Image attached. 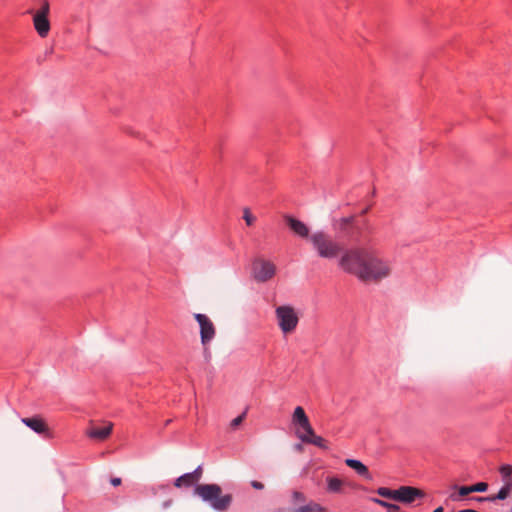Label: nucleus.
<instances>
[{
	"label": "nucleus",
	"mask_w": 512,
	"mask_h": 512,
	"mask_svg": "<svg viewBox=\"0 0 512 512\" xmlns=\"http://www.w3.org/2000/svg\"><path fill=\"white\" fill-rule=\"evenodd\" d=\"M339 268L362 282L379 281L390 274L387 261L379 258L375 252L361 247L346 249L338 260Z\"/></svg>",
	"instance_id": "1"
},
{
	"label": "nucleus",
	"mask_w": 512,
	"mask_h": 512,
	"mask_svg": "<svg viewBox=\"0 0 512 512\" xmlns=\"http://www.w3.org/2000/svg\"><path fill=\"white\" fill-rule=\"evenodd\" d=\"M173 484L179 489L195 487L194 493L217 512L227 511L233 501L231 494L222 495V489L218 484H198L189 472L176 478Z\"/></svg>",
	"instance_id": "2"
},
{
	"label": "nucleus",
	"mask_w": 512,
	"mask_h": 512,
	"mask_svg": "<svg viewBox=\"0 0 512 512\" xmlns=\"http://www.w3.org/2000/svg\"><path fill=\"white\" fill-rule=\"evenodd\" d=\"M309 240L320 258L334 259L342 251L341 245L323 230L315 231Z\"/></svg>",
	"instance_id": "3"
},
{
	"label": "nucleus",
	"mask_w": 512,
	"mask_h": 512,
	"mask_svg": "<svg viewBox=\"0 0 512 512\" xmlns=\"http://www.w3.org/2000/svg\"><path fill=\"white\" fill-rule=\"evenodd\" d=\"M339 230L352 241L359 243L362 240V232L370 231L371 227L367 220L356 222L354 216L342 217L338 224Z\"/></svg>",
	"instance_id": "4"
},
{
	"label": "nucleus",
	"mask_w": 512,
	"mask_h": 512,
	"mask_svg": "<svg viewBox=\"0 0 512 512\" xmlns=\"http://www.w3.org/2000/svg\"><path fill=\"white\" fill-rule=\"evenodd\" d=\"M275 314L279 328L284 334L291 333L296 329L299 323V317L292 306H278L275 310Z\"/></svg>",
	"instance_id": "5"
},
{
	"label": "nucleus",
	"mask_w": 512,
	"mask_h": 512,
	"mask_svg": "<svg viewBox=\"0 0 512 512\" xmlns=\"http://www.w3.org/2000/svg\"><path fill=\"white\" fill-rule=\"evenodd\" d=\"M49 11L50 4L48 0H42L40 9L33 16L34 28L42 38H45L50 31V21L48 19Z\"/></svg>",
	"instance_id": "6"
},
{
	"label": "nucleus",
	"mask_w": 512,
	"mask_h": 512,
	"mask_svg": "<svg viewBox=\"0 0 512 512\" xmlns=\"http://www.w3.org/2000/svg\"><path fill=\"white\" fill-rule=\"evenodd\" d=\"M276 272L275 265L264 259H256L253 262V277L257 282H266L270 280Z\"/></svg>",
	"instance_id": "7"
},
{
	"label": "nucleus",
	"mask_w": 512,
	"mask_h": 512,
	"mask_svg": "<svg viewBox=\"0 0 512 512\" xmlns=\"http://www.w3.org/2000/svg\"><path fill=\"white\" fill-rule=\"evenodd\" d=\"M195 320L200 326V338L203 345L209 343L215 336V327L209 317L202 313L194 315Z\"/></svg>",
	"instance_id": "8"
},
{
	"label": "nucleus",
	"mask_w": 512,
	"mask_h": 512,
	"mask_svg": "<svg viewBox=\"0 0 512 512\" xmlns=\"http://www.w3.org/2000/svg\"><path fill=\"white\" fill-rule=\"evenodd\" d=\"M424 492L416 487L412 486H401L397 489L396 501L404 504H411L417 498H423Z\"/></svg>",
	"instance_id": "9"
},
{
	"label": "nucleus",
	"mask_w": 512,
	"mask_h": 512,
	"mask_svg": "<svg viewBox=\"0 0 512 512\" xmlns=\"http://www.w3.org/2000/svg\"><path fill=\"white\" fill-rule=\"evenodd\" d=\"M297 437L306 444H312L318 448H321L323 450L328 449V445L325 439H323L321 436H318L315 434L313 427H311V432H301L299 430H296Z\"/></svg>",
	"instance_id": "10"
},
{
	"label": "nucleus",
	"mask_w": 512,
	"mask_h": 512,
	"mask_svg": "<svg viewBox=\"0 0 512 512\" xmlns=\"http://www.w3.org/2000/svg\"><path fill=\"white\" fill-rule=\"evenodd\" d=\"M22 423L26 425L28 428L33 430L35 433L40 435H49V429L44 421V419L40 416L26 417L22 418Z\"/></svg>",
	"instance_id": "11"
},
{
	"label": "nucleus",
	"mask_w": 512,
	"mask_h": 512,
	"mask_svg": "<svg viewBox=\"0 0 512 512\" xmlns=\"http://www.w3.org/2000/svg\"><path fill=\"white\" fill-rule=\"evenodd\" d=\"M292 422L295 426H297V430L301 432H311V424L310 421L301 406H297L292 415Z\"/></svg>",
	"instance_id": "12"
},
{
	"label": "nucleus",
	"mask_w": 512,
	"mask_h": 512,
	"mask_svg": "<svg viewBox=\"0 0 512 512\" xmlns=\"http://www.w3.org/2000/svg\"><path fill=\"white\" fill-rule=\"evenodd\" d=\"M286 224L292 230V232L300 238H308L309 236V228L308 226L292 216L285 217Z\"/></svg>",
	"instance_id": "13"
},
{
	"label": "nucleus",
	"mask_w": 512,
	"mask_h": 512,
	"mask_svg": "<svg viewBox=\"0 0 512 512\" xmlns=\"http://www.w3.org/2000/svg\"><path fill=\"white\" fill-rule=\"evenodd\" d=\"M345 464L354 469L357 474L363 476L367 480H372V475L370 474L366 465H364L360 460L348 458L345 460Z\"/></svg>",
	"instance_id": "14"
},
{
	"label": "nucleus",
	"mask_w": 512,
	"mask_h": 512,
	"mask_svg": "<svg viewBox=\"0 0 512 512\" xmlns=\"http://www.w3.org/2000/svg\"><path fill=\"white\" fill-rule=\"evenodd\" d=\"M512 491V481H506V483L500 488L498 493L494 496L487 497H476L477 501H496V500H505L509 493Z\"/></svg>",
	"instance_id": "15"
},
{
	"label": "nucleus",
	"mask_w": 512,
	"mask_h": 512,
	"mask_svg": "<svg viewBox=\"0 0 512 512\" xmlns=\"http://www.w3.org/2000/svg\"><path fill=\"white\" fill-rule=\"evenodd\" d=\"M111 432L112 425L94 427L88 431V436L92 439L104 440L111 434Z\"/></svg>",
	"instance_id": "16"
},
{
	"label": "nucleus",
	"mask_w": 512,
	"mask_h": 512,
	"mask_svg": "<svg viewBox=\"0 0 512 512\" xmlns=\"http://www.w3.org/2000/svg\"><path fill=\"white\" fill-rule=\"evenodd\" d=\"M326 490L329 493H341L344 486V481L338 477L328 476L326 478Z\"/></svg>",
	"instance_id": "17"
},
{
	"label": "nucleus",
	"mask_w": 512,
	"mask_h": 512,
	"mask_svg": "<svg viewBox=\"0 0 512 512\" xmlns=\"http://www.w3.org/2000/svg\"><path fill=\"white\" fill-rule=\"evenodd\" d=\"M290 512H326V509L320 504L310 501L307 504L299 505L291 509Z\"/></svg>",
	"instance_id": "18"
},
{
	"label": "nucleus",
	"mask_w": 512,
	"mask_h": 512,
	"mask_svg": "<svg viewBox=\"0 0 512 512\" xmlns=\"http://www.w3.org/2000/svg\"><path fill=\"white\" fill-rule=\"evenodd\" d=\"M376 493L379 496H381V497L393 499V500L396 501L397 489L392 490V489H389V488H386V487H379L376 490Z\"/></svg>",
	"instance_id": "19"
},
{
	"label": "nucleus",
	"mask_w": 512,
	"mask_h": 512,
	"mask_svg": "<svg viewBox=\"0 0 512 512\" xmlns=\"http://www.w3.org/2000/svg\"><path fill=\"white\" fill-rule=\"evenodd\" d=\"M499 472L505 482L511 480L510 477L512 476V465H510V464L501 465L499 468Z\"/></svg>",
	"instance_id": "20"
},
{
	"label": "nucleus",
	"mask_w": 512,
	"mask_h": 512,
	"mask_svg": "<svg viewBox=\"0 0 512 512\" xmlns=\"http://www.w3.org/2000/svg\"><path fill=\"white\" fill-rule=\"evenodd\" d=\"M291 497H292V503L294 505H298V504L304 505V503L306 501L305 494L300 491H293Z\"/></svg>",
	"instance_id": "21"
},
{
	"label": "nucleus",
	"mask_w": 512,
	"mask_h": 512,
	"mask_svg": "<svg viewBox=\"0 0 512 512\" xmlns=\"http://www.w3.org/2000/svg\"><path fill=\"white\" fill-rule=\"evenodd\" d=\"M471 487H472V492L483 493V492L487 491L488 484L486 482H478L474 485H471Z\"/></svg>",
	"instance_id": "22"
},
{
	"label": "nucleus",
	"mask_w": 512,
	"mask_h": 512,
	"mask_svg": "<svg viewBox=\"0 0 512 512\" xmlns=\"http://www.w3.org/2000/svg\"><path fill=\"white\" fill-rule=\"evenodd\" d=\"M246 413H247V410H245L242 414H240L239 416H237L236 418H234L231 423H230V426L234 429L236 428L238 425H240L242 423V421L245 419L246 417Z\"/></svg>",
	"instance_id": "23"
},
{
	"label": "nucleus",
	"mask_w": 512,
	"mask_h": 512,
	"mask_svg": "<svg viewBox=\"0 0 512 512\" xmlns=\"http://www.w3.org/2000/svg\"><path fill=\"white\" fill-rule=\"evenodd\" d=\"M243 218L248 226H251L255 220V218L250 213L249 209H244V215Z\"/></svg>",
	"instance_id": "24"
},
{
	"label": "nucleus",
	"mask_w": 512,
	"mask_h": 512,
	"mask_svg": "<svg viewBox=\"0 0 512 512\" xmlns=\"http://www.w3.org/2000/svg\"><path fill=\"white\" fill-rule=\"evenodd\" d=\"M189 473L192 474L193 478L198 483L200 481L201 477H202V474H203L202 466L199 465L195 470H193L192 472H189Z\"/></svg>",
	"instance_id": "25"
},
{
	"label": "nucleus",
	"mask_w": 512,
	"mask_h": 512,
	"mask_svg": "<svg viewBox=\"0 0 512 512\" xmlns=\"http://www.w3.org/2000/svg\"><path fill=\"white\" fill-rule=\"evenodd\" d=\"M458 492L460 496H467L468 494L473 493L471 486H460Z\"/></svg>",
	"instance_id": "26"
},
{
	"label": "nucleus",
	"mask_w": 512,
	"mask_h": 512,
	"mask_svg": "<svg viewBox=\"0 0 512 512\" xmlns=\"http://www.w3.org/2000/svg\"><path fill=\"white\" fill-rule=\"evenodd\" d=\"M370 501H372L373 503L378 504V505H380V506H382L384 508H386V506H389V502L384 501V500L379 499V498L371 497Z\"/></svg>",
	"instance_id": "27"
},
{
	"label": "nucleus",
	"mask_w": 512,
	"mask_h": 512,
	"mask_svg": "<svg viewBox=\"0 0 512 512\" xmlns=\"http://www.w3.org/2000/svg\"><path fill=\"white\" fill-rule=\"evenodd\" d=\"M387 512H402L401 508L397 504H393L389 502V506H386Z\"/></svg>",
	"instance_id": "28"
},
{
	"label": "nucleus",
	"mask_w": 512,
	"mask_h": 512,
	"mask_svg": "<svg viewBox=\"0 0 512 512\" xmlns=\"http://www.w3.org/2000/svg\"><path fill=\"white\" fill-rule=\"evenodd\" d=\"M251 486L256 489V490H262L264 488V485L263 483L259 482V481H256V480H253L251 482Z\"/></svg>",
	"instance_id": "29"
},
{
	"label": "nucleus",
	"mask_w": 512,
	"mask_h": 512,
	"mask_svg": "<svg viewBox=\"0 0 512 512\" xmlns=\"http://www.w3.org/2000/svg\"><path fill=\"white\" fill-rule=\"evenodd\" d=\"M110 482H111V484H112L113 486H115V487H116V486H119V485L121 484V478H119V477H114V478H112V479H111V481H110Z\"/></svg>",
	"instance_id": "30"
},
{
	"label": "nucleus",
	"mask_w": 512,
	"mask_h": 512,
	"mask_svg": "<svg viewBox=\"0 0 512 512\" xmlns=\"http://www.w3.org/2000/svg\"><path fill=\"white\" fill-rule=\"evenodd\" d=\"M443 507L442 506H439L437 507L433 512H443Z\"/></svg>",
	"instance_id": "31"
},
{
	"label": "nucleus",
	"mask_w": 512,
	"mask_h": 512,
	"mask_svg": "<svg viewBox=\"0 0 512 512\" xmlns=\"http://www.w3.org/2000/svg\"><path fill=\"white\" fill-rule=\"evenodd\" d=\"M458 512H476V510H473V509H463V510H460Z\"/></svg>",
	"instance_id": "32"
},
{
	"label": "nucleus",
	"mask_w": 512,
	"mask_h": 512,
	"mask_svg": "<svg viewBox=\"0 0 512 512\" xmlns=\"http://www.w3.org/2000/svg\"><path fill=\"white\" fill-rule=\"evenodd\" d=\"M367 211H368V209H367V208H366V209H364V210L362 211V214H365Z\"/></svg>",
	"instance_id": "33"
},
{
	"label": "nucleus",
	"mask_w": 512,
	"mask_h": 512,
	"mask_svg": "<svg viewBox=\"0 0 512 512\" xmlns=\"http://www.w3.org/2000/svg\"><path fill=\"white\" fill-rule=\"evenodd\" d=\"M283 510L282 509H279L277 512H282Z\"/></svg>",
	"instance_id": "34"
}]
</instances>
